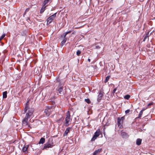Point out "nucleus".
<instances>
[{"label": "nucleus", "mask_w": 155, "mask_h": 155, "mask_svg": "<svg viewBox=\"0 0 155 155\" xmlns=\"http://www.w3.org/2000/svg\"><path fill=\"white\" fill-rule=\"evenodd\" d=\"M34 112V109L32 108L29 107L26 105L24 109V113H26V116L22 121V124L24 126H26L28 125V119L32 118L33 117V114Z\"/></svg>", "instance_id": "f257e3e1"}, {"label": "nucleus", "mask_w": 155, "mask_h": 155, "mask_svg": "<svg viewBox=\"0 0 155 155\" xmlns=\"http://www.w3.org/2000/svg\"><path fill=\"white\" fill-rule=\"evenodd\" d=\"M54 146V143L52 142V140H49L48 142L44 144V147L42 148V150L46 149L49 148H51Z\"/></svg>", "instance_id": "f03ea898"}, {"label": "nucleus", "mask_w": 155, "mask_h": 155, "mask_svg": "<svg viewBox=\"0 0 155 155\" xmlns=\"http://www.w3.org/2000/svg\"><path fill=\"white\" fill-rule=\"evenodd\" d=\"M71 120L70 112L69 111H68L67 113L65 118V126L66 127H68L69 125L70 124L69 123L71 122Z\"/></svg>", "instance_id": "7ed1b4c3"}, {"label": "nucleus", "mask_w": 155, "mask_h": 155, "mask_svg": "<svg viewBox=\"0 0 155 155\" xmlns=\"http://www.w3.org/2000/svg\"><path fill=\"white\" fill-rule=\"evenodd\" d=\"M124 119V117H118L117 119V124L118 127L120 128L123 127V124Z\"/></svg>", "instance_id": "20e7f679"}, {"label": "nucleus", "mask_w": 155, "mask_h": 155, "mask_svg": "<svg viewBox=\"0 0 155 155\" xmlns=\"http://www.w3.org/2000/svg\"><path fill=\"white\" fill-rule=\"evenodd\" d=\"M56 13H55L48 18L47 20V24H49L52 22L53 20L56 17Z\"/></svg>", "instance_id": "39448f33"}, {"label": "nucleus", "mask_w": 155, "mask_h": 155, "mask_svg": "<svg viewBox=\"0 0 155 155\" xmlns=\"http://www.w3.org/2000/svg\"><path fill=\"white\" fill-rule=\"evenodd\" d=\"M56 90L60 95L64 94L63 89L62 87L58 86L56 88Z\"/></svg>", "instance_id": "423d86ee"}, {"label": "nucleus", "mask_w": 155, "mask_h": 155, "mask_svg": "<svg viewBox=\"0 0 155 155\" xmlns=\"http://www.w3.org/2000/svg\"><path fill=\"white\" fill-rule=\"evenodd\" d=\"M51 111V109L48 107L46 108L45 110V113L46 115L47 116H48L50 115Z\"/></svg>", "instance_id": "0eeeda50"}, {"label": "nucleus", "mask_w": 155, "mask_h": 155, "mask_svg": "<svg viewBox=\"0 0 155 155\" xmlns=\"http://www.w3.org/2000/svg\"><path fill=\"white\" fill-rule=\"evenodd\" d=\"M71 128L70 127H68L64 131L63 134L64 136H67L68 135V134L70 132V130H71Z\"/></svg>", "instance_id": "6e6552de"}, {"label": "nucleus", "mask_w": 155, "mask_h": 155, "mask_svg": "<svg viewBox=\"0 0 155 155\" xmlns=\"http://www.w3.org/2000/svg\"><path fill=\"white\" fill-rule=\"evenodd\" d=\"M121 135L124 138H127L128 137V135L127 134L124 132H121Z\"/></svg>", "instance_id": "1a4fd4ad"}, {"label": "nucleus", "mask_w": 155, "mask_h": 155, "mask_svg": "<svg viewBox=\"0 0 155 155\" xmlns=\"http://www.w3.org/2000/svg\"><path fill=\"white\" fill-rule=\"evenodd\" d=\"M29 145H27L24 146L22 148V151L25 153H27L28 152V147Z\"/></svg>", "instance_id": "9d476101"}, {"label": "nucleus", "mask_w": 155, "mask_h": 155, "mask_svg": "<svg viewBox=\"0 0 155 155\" xmlns=\"http://www.w3.org/2000/svg\"><path fill=\"white\" fill-rule=\"evenodd\" d=\"M151 33L150 34H149V32L148 31L147 32V34H146V36L144 38L143 40V41H145L147 38H148V39H149V37L151 35Z\"/></svg>", "instance_id": "9b49d317"}, {"label": "nucleus", "mask_w": 155, "mask_h": 155, "mask_svg": "<svg viewBox=\"0 0 155 155\" xmlns=\"http://www.w3.org/2000/svg\"><path fill=\"white\" fill-rule=\"evenodd\" d=\"M103 94L101 92L99 93L98 96L97 101L98 102H100V101L102 97Z\"/></svg>", "instance_id": "f8f14e48"}, {"label": "nucleus", "mask_w": 155, "mask_h": 155, "mask_svg": "<svg viewBox=\"0 0 155 155\" xmlns=\"http://www.w3.org/2000/svg\"><path fill=\"white\" fill-rule=\"evenodd\" d=\"M102 151V149L100 148L97 150H95V151L94 153L96 155H97L98 153H100V152H101Z\"/></svg>", "instance_id": "ddd939ff"}, {"label": "nucleus", "mask_w": 155, "mask_h": 155, "mask_svg": "<svg viewBox=\"0 0 155 155\" xmlns=\"http://www.w3.org/2000/svg\"><path fill=\"white\" fill-rule=\"evenodd\" d=\"M52 1V0H45L43 4V6H44L46 4L48 3H50Z\"/></svg>", "instance_id": "4468645a"}, {"label": "nucleus", "mask_w": 155, "mask_h": 155, "mask_svg": "<svg viewBox=\"0 0 155 155\" xmlns=\"http://www.w3.org/2000/svg\"><path fill=\"white\" fill-rule=\"evenodd\" d=\"M142 140L140 139H138L136 140V144L137 145H140L141 144V143Z\"/></svg>", "instance_id": "2eb2a0df"}, {"label": "nucleus", "mask_w": 155, "mask_h": 155, "mask_svg": "<svg viewBox=\"0 0 155 155\" xmlns=\"http://www.w3.org/2000/svg\"><path fill=\"white\" fill-rule=\"evenodd\" d=\"M46 6H43V7L41 8L40 11V12L41 14H42L45 11V9L46 7Z\"/></svg>", "instance_id": "dca6fc26"}, {"label": "nucleus", "mask_w": 155, "mask_h": 155, "mask_svg": "<svg viewBox=\"0 0 155 155\" xmlns=\"http://www.w3.org/2000/svg\"><path fill=\"white\" fill-rule=\"evenodd\" d=\"M100 134V131L99 130H97V131L95 133L94 135L96 136V137H98Z\"/></svg>", "instance_id": "f3484780"}, {"label": "nucleus", "mask_w": 155, "mask_h": 155, "mask_svg": "<svg viewBox=\"0 0 155 155\" xmlns=\"http://www.w3.org/2000/svg\"><path fill=\"white\" fill-rule=\"evenodd\" d=\"M45 142V139L43 137H42L41 138L39 142V144H43Z\"/></svg>", "instance_id": "a211bd4d"}, {"label": "nucleus", "mask_w": 155, "mask_h": 155, "mask_svg": "<svg viewBox=\"0 0 155 155\" xmlns=\"http://www.w3.org/2000/svg\"><path fill=\"white\" fill-rule=\"evenodd\" d=\"M7 97V92L5 91L3 93V97L4 98H5Z\"/></svg>", "instance_id": "6ab92c4d"}, {"label": "nucleus", "mask_w": 155, "mask_h": 155, "mask_svg": "<svg viewBox=\"0 0 155 155\" xmlns=\"http://www.w3.org/2000/svg\"><path fill=\"white\" fill-rule=\"evenodd\" d=\"M110 76H107L106 78V79L104 81L105 83H106L107 82V81L109 80L110 79Z\"/></svg>", "instance_id": "aec40b11"}, {"label": "nucleus", "mask_w": 155, "mask_h": 155, "mask_svg": "<svg viewBox=\"0 0 155 155\" xmlns=\"http://www.w3.org/2000/svg\"><path fill=\"white\" fill-rule=\"evenodd\" d=\"M143 112H142V111H140V112L139 113V114L138 115V116L137 117V118H140L142 116V114H143Z\"/></svg>", "instance_id": "412c9836"}, {"label": "nucleus", "mask_w": 155, "mask_h": 155, "mask_svg": "<svg viewBox=\"0 0 155 155\" xmlns=\"http://www.w3.org/2000/svg\"><path fill=\"white\" fill-rule=\"evenodd\" d=\"M130 96L129 95H125L124 97V98L127 100H128L130 98Z\"/></svg>", "instance_id": "4be33fe9"}, {"label": "nucleus", "mask_w": 155, "mask_h": 155, "mask_svg": "<svg viewBox=\"0 0 155 155\" xmlns=\"http://www.w3.org/2000/svg\"><path fill=\"white\" fill-rule=\"evenodd\" d=\"M97 137L96 136H95L94 135L93 136V137L91 139V141H94Z\"/></svg>", "instance_id": "5701e85b"}, {"label": "nucleus", "mask_w": 155, "mask_h": 155, "mask_svg": "<svg viewBox=\"0 0 155 155\" xmlns=\"http://www.w3.org/2000/svg\"><path fill=\"white\" fill-rule=\"evenodd\" d=\"M5 34H3L0 38V41L2 40L5 37Z\"/></svg>", "instance_id": "b1692460"}, {"label": "nucleus", "mask_w": 155, "mask_h": 155, "mask_svg": "<svg viewBox=\"0 0 155 155\" xmlns=\"http://www.w3.org/2000/svg\"><path fill=\"white\" fill-rule=\"evenodd\" d=\"M85 101L87 102L88 104H89L90 103V101L89 99H85Z\"/></svg>", "instance_id": "393cba45"}, {"label": "nucleus", "mask_w": 155, "mask_h": 155, "mask_svg": "<svg viewBox=\"0 0 155 155\" xmlns=\"http://www.w3.org/2000/svg\"><path fill=\"white\" fill-rule=\"evenodd\" d=\"M81 51L80 50H78L76 52V54L78 56H79V55L81 54Z\"/></svg>", "instance_id": "a878e982"}, {"label": "nucleus", "mask_w": 155, "mask_h": 155, "mask_svg": "<svg viewBox=\"0 0 155 155\" xmlns=\"http://www.w3.org/2000/svg\"><path fill=\"white\" fill-rule=\"evenodd\" d=\"M71 32V31H69L67 32H65V33L64 34V38L65 37L66 35L67 34H68V33H70Z\"/></svg>", "instance_id": "bb28decb"}, {"label": "nucleus", "mask_w": 155, "mask_h": 155, "mask_svg": "<svg viewBox=\"0 0 155 155\" xmlns=\"http://www.w3.org/2000/svg\"><path fill=\"white\" fill-rule=\"evenodd\" d=\"M65 44V42H64L63 41H62L61 42V47H62L64 44Z\"/></svg>", "instance_id": "cd10ccee"}, {"label": "nucleus", "mask_w": 155, "mask_h": 155, "mask_svg": "<svg viewBox=\"0 0 155 155\" xmlns=\"http://www.w3.org/2000/svg\"><path fill=\"white\" fill-rule=\"evenodd\" d=\"M130 112V110L129 109L125 111V113L126 114L129 113Z\"/></svg>", "instance_id": "c85d7f7f"}, {"label": "nucleus", "mask_w": 155, "mask_h": 155, "mask_svg": "<svg viewBox=\"0 0 155 155\" xmlns=\"http://www.w3.org/2000/svg\"><path fill=\"white\" fill-rule=\"evenodd\" d=\"M117 90V89L116 88H115L113 90V94H114L115 93V92Z\"/></svg>", "instance_id": "c756f323"}, {"label": "nucleus", "mask_w": 155, "mask_h": 155, "mask_svg": "<svg viewBox=\"0 0 155 155\" xmlns=\"http://www.w3.org/2000/svg\"><path fill=\"white\" fill-rule=\"evenodd\" d=\"M67 39V38H66L65 37L64 38V40H63V41H64V42L65 43V42L66 41Z\"/></svg>", "instance_id": "7c9ffc66"}, {"label": "nucleus", "mask_w": 155, "mask_h": 155, "mask_svg": "<svg viewBox=\"0 0 155 155\" xmlns=\"http://www.w3.org/2000/svg\"><path fill=\"white\" fill-rule=\"evenodd\" d=\"M96 49H99L100 48V47L99 45L96 46L95 47Z\"/></svg>", "instance_id": "2f4dec72"}, {"label": "nucleus", "mask_w": 155, "mask_h": 155, "mask_svg": "<svg viewBox=\"0 0 155 155\" xmlns=\"http://www.w3.org/2000/svg\"><path fill=\"white\" fill-rule=\"evenodd\" d=\"M152 104H153V103H150L148 104V106H150V105H152Z\"/></svg>", "instance_id": "473e14b6"}, {"label": "nucleus", "mask_w": 155, "mask_h": 155, "mask_svg": "<svg viewBox=\"0 0 155 155\" xmlns=\"http://www.w3.org/2000/svg\"><path fill=\"white\" fill-rule=\"evenodd\" d=\"M64 34L62 35H61V38H64Z\"/></svg>", "instance_id": "72a5a7b5"}, {"label": "nucleus", "mask_w": 155, "mask_h": 155, "mask_svg": "<svg viewBox=\"0 0 155 155\" xmlns=\"http://www.w3.org/2000/svg\"><path fill=\"white\" fill-rule=\"evenodd\" d=\"M145 110V109H143L140 111H142V112H143V111Z\"/></svg>", "instance_id": "f704fd0d"}, {"label": "nucleus", "mask_w": 155, "mask_h": 155, "mask_svg": "<svg viewBox=\"0 0 155 155\" xmlns=\"http://www.w3.org/2000/svg\"><path fill=\"white\" fill-rule=\"evenodd\" d=\"M88 61L89 62H90V59L89 58H88Z\"/></svg>", "instance_id": "c9c22d12"}, {"label": "nucleus", "mask_w": 155, "mask_h": 155, "mask_svg": "<svg viewBox=\"0 0 155 155\" xmlns=\"http://www.w3.org/2000/svg\"><path fill=\"white\" fill-rule=\"evenodd\" d=\"M93 155H96V154H95L94 153H93Z\"/></svg>", "instance_id": "e433bc0d"}]
</instances>
